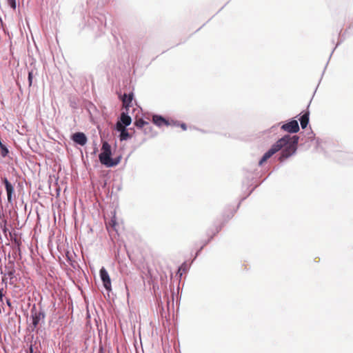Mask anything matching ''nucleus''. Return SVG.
I'll return each instance as SVG.
<instances>
[{
    "instance_id": "nucleus-1",
    "label": "nucleus",
    "mask_w": 353,
    "mask_h": 353,
    "mask_svg": "<svg viewBox=\"0 0 353 353\" xmlns=\"http://www.w3.org/2000/svg\"><path fill=\"white\" fill-rule=\"evenodd\" d=\"M299 141V137L296 135L290 136L285 135L274 143L271 148L266 152L261 159L259 161V164L261 165L268 159L278 151L282 150L281 154L279 157L281 161L290 157L294 154L297 149V144Z\"/></svg>"
},
{
    "instance_id": "nucleus-2",
    "label": "nucleus",
    "mask_w": 353,
    "mask_h": 353,
    "mask_svg": "<svg viewBox=\"0 0 353 353\" xmlns=\"http://www.w3.org/2000/svg\"><path fill=\"white\" fill-rule=\"evenodd\" d=\"M112 152L111 146L108 142H103L101 148V152L99 158L100 162L105 165L107 168L114 167V163H112V159L111 158Z\"/></svg>"
},
{
    "instance_id": "nucleus-3",
    "label": "nucleus",
    "mask_w": 353,
    "mask_h": 353,
    "mask_svg": "<svg viewBox=\"0 0 353 353\" xmlns=\"http://www.w3.org/2000/svg\"><path fill=\"white\" fill-rule=\"evenodd\" d=\"M152 121L154 122V123L155 125H157L159 127H161L163 125H175V126L179 125V124L176 121H170L166 120L165 118H163V117L159 116V115H154L153 117H152Z\"/></svg>"
},
{
    "instance_id": "nucleus-4",
    "label": "nucleus",
    "mask_w": 353,
    "mask_h": 353,
    "mask_svg": "<svg viewBox=\"0 0 353 353\" xmlns=\"http://www.w3.org/2000/svg\"><path fill=\"white\" fill-rule=\"evenodd\" d=\"M281 129L290 133H296L299 130V125L296 120H292L291 121L283 124Z\"/></svg>"
},
{
    "instance_id": "nucleus-5",
    "label": "nucleus",
    "mask_w": 353,
    "mask_h": 353,
    "mask_svg": "<svg viewBox=\"0 0 353 353\" xmlns=\"http://www.w3.org/2000/svg\"><path fill=\"white\" fill-rule=\"evenodd\" d=\"M100 276L103 282L104 288L107 290H111V281L109 274L104 268L100 270Z\"/></svg>"
},
{
    "instance_id": "nucleus-6",
    "label": "nucleus",
    "mask_w": 353,
    "mask_h": 353,
    "mask_svg": "<svg viewBox=\"0 0 353 353\" xmlns=\"http://www.w3.org/2000/svg\"><path fill=\"white\" fill-rule=\"evenodd\" d=\"M72 139L74 143L81 146L85 145L88 141L86 136L83 132H76L73 134Z\"/></svg>"
},
{
    "instance_id": "nucleus-7",
    "label": "nucleus",
    "mask_w": 353,
    "mask_h": 353,
    "mask_svg": "<svg viewBox=\"0 0 353 353\" xmlns=\"http://www.w3.org/2000/svg\"><path fill=\"white\" fill-rule=\"evenodd\" d=\"M117 130L121 132L120 140L125 141L130 137V134L126 130L125 128L121 124L120 122L117 123Z\"/></svg>"
},
{
    "instance_id": "nucleus-8",
    "label": "nucleus",
    "mask_w": 353,
    "mask_h": 353,
    "mask_svg": "<svg viewBox=\"0 0 353 353\" xmlns=\"http://www.w3.org/2000/svg\"><path fill=\"white\" fill-rule=\"evenodd\" d=\"M300 123L302 128H305L309 123V113L306 112L300 118Z\"/></svg>"
},
{
    "instance_id": "nucleus-9",
    "label": "nucleus",
    "mask_w": 353,
    "mask_h": 353,
    "mask_svg": "<svg viewBox=\"0 0 353 353\" xmlns=\"http://www.w3.org/2000/svg\"><path fill=\"white\" fill-rule=\"evenodd\" d=\"M131 118L125 114V113H122L121 116V125L123 124L124 127L129 125L131 123Z\"/></svg>"
},
{
    "instance_id": "nucleus-10",
    "label": "nucleus",
    "mask_w": 353,
    "mask_h": 353,
    "mask_svg": "<svg viewBox=\"0 0 353 353\" xmlns=\"http://www.w3.org/2000/svg\"><path fill=\"white\" fill-rule=\"evenodd\" d=\"M4 183H5L6 189L7 191L8 199V200H10L11 194L13 191V188H12L11 183L6 179H5Z\"/></svg>"
},
{
    "instance_id": "nucleus-11",
    "label": "nucleus",
    "mask_w": 353,
    "mask_h": 353,
    "mask_svg": "<svg viewBox=\"0 0 353 353\" xmlns=\"http://www.w3.org/2000/svg\"><path fill=\"white\" fill-rule=\"evenodd\" d=\"M6 279L5 278H2L1 280L0 281V301L2 302L3 301V290L4 288L6 287Z\"/></svg>"
},
{
    "instance_id": "nucleus-12",
    "label": "nucleus",
    "mask_w": 353,
    "mask_h": 353,
    "mask_svg": "<svg viewBox=\"0 0 353 353\" xmlns=\"http://www.w3.org/2000/svg\"><path fill=\"white\" fill-rule=\"evenodd\" d=\"M147 123L143 121V119H139V120H137L136 121V125L139 128H142L144 126L145 124H146Z\"/></svg>"
},
{
    "instance_id": "nucleus-13",
    "label": "nucleus",
    "mask_w": 353,
    "mask_h": 353,
    "mask_svg": "<svg viewBox=\"0 0 353 353\" xmlns=\"http://www.w3.org/2000/svg\"><path fill=\"white\" fill-rule=\"evenodd\" d=\"M7 1H8V3L10 5V6L12 8H13V9L16 8V6H17L16 0H7Z\"/></svg>"
},
{
    "instance_id": "nucleus-14",
    "label": "nucleus",
    "mask_w": 353,
    "mask_h": 353,
    "mask_svg": "<svg viewBox=\"0 0 353 353\" xmlns=\"http://www.w3.org/2000/svg\"><path fill=\"white\" fill-rule=\"evenodd\" d=\"M120 161H121V157H119L115 159H112V163H114V166H116L117 165H118Z\"/></svg>"
},
{
    "instance_id": "nucleus-15",
    "label": "nucleus",
    "mask_w": 353,
    "mask_h": 353,
    "mask_svg": "<svg viewBox=\"0 0 353 353\" xmlns=\"http://www.w3.org/2000/svg\"><path fill=\"white\" fill-rule=\"evenodd\" d=\"M180 126L183 130H185L187 129L186 125L185 123L180 124Z\"/></svg>"
},
{
    "instance_id": "nucleus-16",
    "label": "nucleus",
    "mask_w": 353,
    "mask_h": 353,
    "mask_svg": "<svg viewBox=\"0 0 353 353\" xmlns=\"http://www.w3.org/2000/svg\"><path fill=\"white\" fill-rule=\"evenodd\" d=\"M28 80H29L30 84H31V83H32V73L31 72L29 73Z\"/></svg>"
},
{
    "instance_id": "nucleus-17",
    "label": "nucleus",
    "mask_w": 353,
    "mask_h": 353,
    "mask_svg": "<svg viewBox=\"0 0 353 353\" xmlns=\"http://www.w3.org/2000/svg\"><path fill=\"white\" fill-rule=\"evenodd\" d=\"M33 323H34V325H37V320H35L34 319H33Z\"/></svg>"
}]
</instances>
